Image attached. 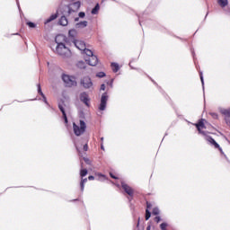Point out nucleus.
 Returning <instances> with one entry per match:
<instances>
[{"instance_id": "nucleus-44", "label": "nucleus", "mask_w": 230, "mask_h": 230, "mask_svg": "<svg viewBox=\"0 0 230 230\" xmlns=\"http://www.w3.org/2000/svg\"><path fill=\"white\" fill-rule=\"evenodd\" d=\"M103 139H104L103 137L101 138L102 142H103Z\"/></svg>"}, {"instance_id": "nucleus-11", "label": "nucleus", "mask_w": 230, "mask_h": 230, "mask_svg": "<svg viewBox=\"0 0 230 230\" xmlns=\"http://www.w3.org/2000/svg\"><path fill=\"white\" fill-rule=\"evenodd\" d=\"M80 99L83 103H84L86 106H89L90 99L85 92L81 93Z\"/></svg>"}, {"instance_id": "nucleus-13", "label": "nucleus", "mask_w": 230, "mask_h": 230, "mask_svg": "<svg viewBox=\"0 0 230 230\" xmlns=\"http://www.w3.org/2000/svg\"><path fill=\"white\" fill-rule=\"evenodd\" d=\"M58 109L60 110V111L62 112L63 115V119L65 120V123L67 124L68 123V119L66 117V113L64 110V107L62 106V104H58Z\"/></svg>"}, {"instance_id": "nucleus-40", "label": "nucleus", "mask_w": 230, "mask_h": 230, "mask_svg": "<svg viewBox=\"0 0 230 230\" xmlns=\"http://www.w3.org/2000/svg\"><path fill=\"white\" fill-rule=\"evenodd\" d=\"M200 79H201V83L204 84V77H203L202 73H200Z\"/></svg>"}, {"instance_id": "nucleus-34", "label": "nucleus", "mask_w": 230, "mask_h": 230, "mask_svg": "<svg viewBox=\"0 0 230 230\" xmlns=\"http://www.w3.org/2000/svg\"><path fill=\"white\" fill-rule=\"evenodd\" d=\"M83 149H84V152H87V150H88V144L87 143L84 144V146H83Z\"/></svg>"}, {"instance_id": "nucleus-32", "label": "nucleus", "mask_w": 230, "mask_h": 230, "mask_svg": "<svg viewBox=\"0 0 230 230\" xmlns=\"http://www.w3.org/2000/svg\"><path fill=\"white\" fill-rule=\"evenodd\" d=\"M153 207V205L150 203V202H148V201H146V209H151V208Z\"/></svg>"}, {"instance_id": "nucleus-35", "label": "nucleus", "mask_w": 230, "mask_h": 230, "mask_svg": "<svg viewBox=\"0 0 230 230\" xmlns=\"http://www.w3.org/2000/svg\"><path fill=\"white\" fill-rule=\"evenodd\" d=\"M211 116H212V118H214L216 119H218V114H217V113H211Z\"/></svg>"}, {"instance_id": "nucleus-26", "label": "nucleus", "mask_w": 230, "mask_h": 230, "mask_svg": "<svg viewBox=\"0 0 230 230\" xmlns=\"http://www.w3.org/2000/svg\"><path fill=\"white\" fill-rule=\"evenodd\" d=\"M150 217H151V212L148 210V208H146V217H145L146 221H148Z\"/></svg>"}, {"instance_id": "nucleus-15", "label": "nucleus", "mask_w": 230, "mask_h": 230, "mask_svg": "<svg viewBox=\"0 0 230 230\" xmlns=\"http://www.w3.org/2000/svg\"><path fill=\"white\" fill-rule=\"evenodd\" d=\"M58 24L61 26H67L68 24V20L66 19V17L62 16L59 21H58Z\"/></svg>"}, {"instance_id": "nucleus-42", "label": "nucleus", "mask_w": 230, "mask_h": 230, "mask_svg": "<svg viewBox=\"0 0 230 230\" xmlns=\"http://www.w3.org/2000/svg\"><path fill=\"white\" fill-rule=\"evenodd\" d=\"M78 21H79V18H78V17L75 19V22H77Z\"/></svg>"}, {"instance_id": "nucleus-36", "label": "nucleus", "mask_w": 230, "mask_h": 230, "mask_svg": "<svg viewBox=\"0 0 230 230\" xmlns=\"http://www.w3.org/2000/svg\"><path fill=\"white\" fill-rule=\"evenodd\" d=\"M84 161L87 164H91L92 162L88 159V158H84Z\"/></svg>"}, {"instance_id": "nucleus-8", "label": "nucleus", "mask_w": 230, "mask_h": 230, "mask_svg": "<svg viewBox=\"0 0 230 230\" xmlns=\"http://www.w3.org/2000/svg\"><path fill=\"white\" fill-rule=\"evenodd\" d=\"M108 99H109V97H108L107 93L102 94L99 110L104 111L106 109Z\"/></svg>"}, {"instance_id": "nucleus-28", "label": "nucleus", "mask_w": 230, "mask_h": 230, "mask_svg": "<svg viewBox=\"0 0 230 230\" xmlns=\"http://www.w3.org/2000/svg\"><path fill=\"white\" fill-rule=\"evenodd\" d=\"M26 25L29 26L31 29L36 28V23L32 22H27Z\"/></svg>"}, {"instance_id": "nucleus-38", "label": "nucleus", "mask_w": 230, "mask_h": 230, "mask_svg": "<svg viewBox=\"0 0 230 230\" xmlns=\"http://www.w3.org/2000/svg\"><path fill=\"white\" fill-rule=\"evenodd\" d=\"M88 180H89V181H94V180H95V178H94V176L90 175V176L88 177Z\"/></svg>"}, {"instance_id": "nucleus-25", "label": "nucleus", "mask_w": 230, "mask_h": 230, "mask_svg": "<svg viewBox=\"0 0 230 230\" xmlns=\"http://www.w3.org/2000/svg\"><path fill=\"white\" fill-rule=\"evenodd\" d=\"M87 169H81V172H80V175H81V178H84L87 175Z\"/></svg>"}, {"instance_id": "nucleus-22", "label": "nucleus", "mask_w": 230, "mask_h": 230, "mask_svg": "<svg viewBox=\"0 0 230 230\" xmlns=\"http://www.w3.org/2000/svg\"><path fill=\"white\" fill-rule=\"evenodd\" d=\"M100 11V4H97L93 9H92V14H97Z\"/></svg>"}, {"instance_id": "nucleus-46", "label": "nucleus", "mask_w": 230, "mask_h": 230, "mask_svg": "<svg viewBox=\"0 0 230 230\" xmlns=\"http://www.w3.org/2000/svg\"><path fill=\"white\" fill-rule=\"evenodd\" d=\"M76 149H77V152H79V149H78V147L76 146Z\"/></svg>"}, {"instance_id": "nucleus-17", "label": "nucleus", "mask_w": 230, "mask_h": 230, "mask_svg": "<svg viewBox=\"0 0 230 230\" xmlns=\"http://www.w3.org/2000/svg\"><path fill=\"white\" fill-rule=\"evenodd\" d=\"M87 182V178H82L81 179V183H80V186H81V192H84V184Z\"/></svg>"}, {"instance_id": "nucleus-45", "label": "nucleus", "mask_w": 230, "mask_h": 230, "mask_svg": "<svg viewBox=\"0 0 230 230\" xmlns=\"http://www.w3.org/2000/svg\"><path fill=\"white\" fill-rule=\"evenodd\" d=\"M150 229V226H148L147 228H146V230H149Z\"/></svg>"}, {"instance_id": "nucleus-39", "label": "nucleus", "mask_w": 230, "mask_h": 230, "mask_svg": "<svg viewBox=\"0 0 230 230\" xmlns=\"http://www.w3.org/2000/svg\"><path fill=\"white\" fill-rule=\"evenodd\" d=\"M101 90H102V91H105V90H106L105 84H102V85H101Z\"/></svg>"}, {"instance_id": "nucleus-23", "label": "nucleus", "mask_w": 230, "mask_h": 230, "mask_svg": "<svg viewBox=\"0 0 230 230\" xmlns=\"http://www.w3.org/2000/svg\"><path fill=\"white\" fill-rule=\"evenodd\" d=\"M68 36L72 39H75V37L76 36V31L75 30H71L68 31Z\"/></svg>"}, {"instance_id": "nucleus-41", "label": "nucleus", "mask_w": 230, "mask_h": 230, "mask_svg": "<svg viewBox=\"0 0 230 230\" xmlns=\"http://www.w3.org/2000/svg\"><path fill=\"white\" fill-rule=\"evenodd\" d=\"M96 175L102 176V177H105V175H103V174H102V173H96Z\"/></svg>"}, {"instance_id": "nucleus-24", "label": "nucleus", "mask_w": 230, "mask_h": 230, "mask_svg": "<svg viewBox=\"0 0 230 230\" xmlns=\"http://www.w3.org/2000/svg\"><path fill=\"white\" fill-rule=\"evenodd\" d=\"M77 66H78L79 68H81V69H84V68L86 67L85 62H84V61H79V62L77 63Z\"/></svg>"}, {"instance_id": "nucleus-27", "label": "nucleus", "mask_w": 230, "mask_h": 230, "mask_svg": "<svg viewBox=\"0 0 230 230\" xmlns=\"http://www.w3.org/2000/svg\"><path fill=\"white\" fill-rule=\"evenodd\" d=\"M160 211H159V208H153V215L155 217H157L159 215Z\"/></svg>"}, {"instance_id": "nucleus-5", "label": "nucleus", "mask_w": 230, "mask_h": 230, "mask_svg": "<svg viewBox=\"0 0 230 230\" xmlns=\"http://www.w3.org/2000/svg\"><path fill=\"white\" fill-rule=\"evenodd\" d=\"M121 187L124 190L125 193L129 196V201H132L135 195V190L128 186V183H121Z\"/></svg>"}, {"instance_id": "nucleus-29", "label": "nucleus", "mask_w": 230, "mask_h": 230, "mask_svg": "<svg viewBox=\"0 0 230 230\" xmlns=\"http://www.w3.org/2000/svg\"><path fill=\"white\" fill-rule=\"evenodd\" d=\"M168 224L167 223H163V224H161L160 225V228H161V230H168Z\"/></svg>"}, {"instance_id": "nucleus-4", "label": "nucleus", "mask_w": 230, "mask_h": 230, "mask_svg": "<svg viewBox=\"0 0 230 230\" xmlns=\"http://www.w3.org/2000/svg\"><path fill=\"white\" fill-rule=\"evenodd\" d=\"M62 79L66 84V87H76V78L68 75H63Z\"/></svg>"}, {"instance_id": "nucleus-19", "label": "nucleus", "mask_w": 230, "mask_h": 230, "mask_svg": "<svg viewBox=\"0 0 230 230\" xmlns=\"http://www.w3.org/2000/svg\"><path fill=\"white\" fill-rule=\"evenodd\" d=\"M111 69L113 72L117 73L119 70V66L118 63H111Z\"/></svg>"}, {"instance_id": "nucleus-14", "label": "nucleus", "mask_w": 230, "mask_h": 230, "mask_svg": "<svg viewBox=\"0 0 230 230\" xmlns=\"http://www.w3.org/2000/svg\"><path fill=\"white\" fill-rule=\"evenodd\" d=\"M37 87H38V93L42 96L43 102H44L46 104H48L47 97L45 96V94H44L43 92L41 91L40 84H39L37 85Z\"/></svg>"}, {"instance_id": "nucleus-6", "label": "nucleus", "mask_w": 230, "mask_h": 230, "mask_svg": "<svg viewBox=\"0 0 230 230\" xmlns=\"http://www.w3.org/2000/svg\"><path fill=\"white\" fill-rule=\"evenodd\" d=\"M85 62L92 66H95L98 65L99 63V59L96 56H94V54L89 58H84Z\"/></svg>"}, {"instance_id": "nucleus-2", "label": "nucleus", "mask_w": 230, "mask_h": 230, "mask_svg": "<svg viewBox=\"0 0 230 230\" xmlns=\"http://www.w3.org/2000/svg\"><path fill=\"white\" fill-rule=\"evenodd\" d=\"M55 41L58 43V46L56 47V53H58L59 56H62L63 58L69 57L71 51L65 45V42L66 41V36L63 34H58L56 36Z\"/></svg>"}, {"instance_id": "nucleus-21", "label": "nucleus", "mask_w": 230, "mask_h": 230, "mask_svg": "<svg viewBox=\"0 0 230 230\" xmlns=\"http://www.w3.org/2000/svg\"><path fill=\"white\" fill-rule=\"evenodd\" d=\"M217 3L222 7L228 5V0H217Z\"/></svg>"}, {"instance_id": "nucleus-43", "label": "nucleus", "mask_w": 230, "mask_h": 230, "mask_svg": "<svg viewBox=\"0 0 230 230\" xmlns=\"http://www.w3.org/2000/svg\"><path fill=\"white\" fill-rule=\"evenodd\" d=\"M101 148H102V150H104V147H103L102 144V146H101Z\"/></svg>"}, {"instance_id": "nucleus-16", "label": "nucleus", "mask_w": 230, "mask_h": 230, "mask_svg": "<svg viewBox=\"0 0 230 230\" xmlns=\"http://www.w3.org/2000/svg\"><path fill=\"white\" fill-rule=\"evenodd\" d=\"M58 17V13L51 14V16L45 21V24H49V22H51V21L57 19Z\"/></svg>"}, {"instance_id": "nucleus-37", "label": "nucleus", "mask_w": 230, "mask_h": 230, "mask_svg": "<svg viewBox=\"0 0 230 230\" xmlns=\"http://www.w3.org/2000/svg\"><path fill=\"white\" fill-rule=\"evenodd\" d=\"M110 176L111 177V179L113 180H118V177H116L115 175H113L112 173H110Z\"/></svg>"}, {"instance_id": "nucleus-3", "label": "nucleus", "mask_w": 230, "mask_h": 230, "mask_svg": "<svg viewBox=\"0 0 230 230\" xmlns=\"http://www.w3.org/2000/svg\"><path fill=\"white\" fill-rule=\"evenodd\" d=\"M87 126L86 123L83 120H80V126L76 123H73V129L75 136L79 137L86 131Z\"/></svg>"}, {"instance_id": "nucleus-20", "label": "nucleus", "mask_w": 230, "mask_h": 230, "mask_svg": "<svg viewBox=\"0 0 230 230\" xmlns=\"http://www.w3.org/2000/svg\"><path fill=\"white\" fill-rule=\"evenodd\" d=\"M84 52L86 55V58H91L93 55V52L86 48L84 49Z\"/></svg>"}, {"instance_id": "nucleus-1", "label": "nucleus", "mask_w": 230, "mask_h": 230, "mask_svg": "<svg viewBox=\"0 0 230 230\" xmlns=\"http://www.w3.org/2000/svg\"><path fill=\"white\" fill-rule=\"evenodd\" d=\"M205 121V119H200L199 121L194 125L197 128L199 133L205 137V140L214 146L215 148H217L219 152L224 155L223 149L220 147L219 144L212 137L208 136L206 131L202 130L207 128Z\"/></svg>"}, {"instance_id": "nucleus-18", "label": "nucleus", "mask_w": 230, "mask_h": 230, "mask_svg": "<svg viewBox=\"0 0 230 230\" xmlns=\"http://www.w3.org/2000/svg\"><path fill=\"white\" fill-rule=\"evenodd\" d=\"M87 27V21H83L76 23V28H85Z\"/></svg>"}, {"instance_id": "nucleus-12", "label": "nucleus", "mask_w": 230, "mask_h": 230, "mask_svg": "<svg viewBox=\"0 0 230 230\" xmlns=\"http://www.w3.org/2000/svg\"><path fill=\"white\" fill-rule=\"evenodd\" d=\"M221 114L225 116V120L226 123L230 122L228 121V119H230V108L222 110Z\"/></svg>"}, {"instance_id": "nucleus-33", "label": "nucleus", "mask_w": 230, "mask_h": 230, "mask_svg": "<svg viewBox=\"0 0 230 230\" xmlns=\"http://www.w3.org/2000/svg\"><path fill=\"white\" fill-rule=\"evenodd\" d=\"M86 16L85 13L84 12H80L79 13V17L80 18H84Z\"/></svg>"}, {"instance_id": "nucleus-9", "label": "nucleus", "mask_w": 230, "mask_h": 230, "mask_svg": "<svg viewBox=\"0 0 230 230\" xmlns=\"http://www.w3.org/2000/svg\"><path fill=\"white\" fill-rule=\"evenodd\" d=\"M71 5L75 8V10L69 6H66V8L68 10V15H70L72 13L78 11L79 8L81 7V3H80V1L74 2L73 4H71Z\"/></svg>"}, {"instance_id": "nucleus-7", "label": "nucleus", "mask_w": 230, "mask_h": 230, "mask_svg": "<svg viewBox=\"0 0 230 230\" xmlns=\"http://www.w3.org/2000/svg\"><path fill=\"white\" fill-rule=\"evenodd\" d=\"M81 84L84 89H90V87H93L92 79L89 76H84L81 81Z\"/></svg>"}, {"instance_id": "nucleus-10", "label": "nucleus", "mask_w": 230, "mask_h": 230, "mask_svg": "<svg viewBox=\"0 0 230 230\" xmlns=\"http://www.w3.org/2000/svg\"><path fill=\"white\" fill-rule=\"evenodd\" d=\"M75 46L77 48V49L81 51H84L86 48V44L84 41H81L80 40H75L74 41Z\"/></svg>"}, {"instance_id": "nucleus-30", "label": "nucleus", "mask_w": 230, "mask_h": 230, "mask_svg": "<svg viewBox=\"0 0 230 230\" xmlns=\"http://www.w3.org/2000/svg\"><path fill=\"white\" fill-rule=\"evenodd\" d=\"M96 77L103 78V77H105V73L104 72H99L98 74H96Z\"/></svg>"}, {"instance_id": "nucleus-31", "label": "nucleus", "mask_w": 230, "mask_h": 230, "mask_svg": "<svg viewBox=\"0 0 230 230\" xmlns=\"http://www.w3.org/2000/svg\"><path fill=\"white\" fill-rule=\"evenodd\" d=\"M154 221H155L156 224H159V222L161 221L160 217H159V216L155 217L154 218Z\"/></svg>"}]
</instances>
